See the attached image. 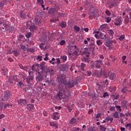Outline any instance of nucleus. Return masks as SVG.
Masks as SVG:
<instances>
[{
    "mask_svg": "<svg viewBox=\"0 0 131 131\" xmlns=\"http://www.w3.org/2000/svg\"><path fill=\"white\" fill-rule=\"evenodd\" d=\"M65 79H66V76H65V75L61 74L57 77V80L59 85H61V84H66Z\"/></svg>",
    "mask_w": 131,
    "mask_h": 131,
    "instance_id": "f257e3e1",
    "label": "nucleus"
},
{
    "mask_svg": "<svg viewBox=\"0 0 131 131\" xmlns=\"http://www.w3.org/2000/svg\"><path fill=\"white\" fill-rule=\"evenodd\" d=\"M11 95L12 94L10 91H5L2 96V101H8L11 97Z\"/></svg>",
    "mask_w": 131,
    "mask_h": 131,
    "instance_id": "f03ea898",
    "label": "nucleus"
},
{
    "mask_svg": "<svg viewBox=\"0 0 131 131\" xmlns=\"http://www.w3.org/2000/svg\"><path fill=\"white\" fill-rule=\"evenodd\" d=\"M95 49H96V47H95V44L94 43H91L89 45V48H84V50H87V52H88V55H90L91 53H94V51H95Z\"/></svg>",
    "mask_w": 131,
    "mask_h": 131,
    "instance_id": "7ed1b4c3",
    "label": "nucleus"
},
{
    "mask_svg": "<svg viewBox=\"0 0 131 131\" xmlns=\"http://www.w3.org/2000/svg\"><path fill=\"white\" fill-rule=\"evenodd\" d=\"M102 65H103V61L102 60H97L95 61V66L97 69H100Z\"/></svg>",
    "mask_w": 131,
    "mask_h": 131,
    "instance_id": "20e7f679",
    "label": "nucleus"
},
{
    "mask_svg": "<svg viewBox=\"0 0 131 131\" xmlns=\"http://www.w3.org/2000/svg\"><path fill=\"white\" fill-rule=\"evenodd\" d=\"M60 71H68L69 70V66L68 64H61L60 68Z\"/></svg>",
    "mask_w": 131,
    "mask_h": 131,
    "instance_id": "39448f33",
    "label": "nucleus"
},
{
    "mask_svg": "<svg viewBox=\"0 0 131 131\" xmlns=\"http://www.w3.org/2000/svg\"><path fill=\"white\" fill-rule=\"evenodd\" d=\"M36 81H42L43 80V76L40 73L38 72L36 76Z\"/></svg>",
    "mask_w": 131,
    "mask_h": 131,
    "instance_id": "423d86ee",
    "label": "nucleus"
},
{
    "mask_svg": "<svg viewBox=\"0 0 131 131\" xmlns=\"http://www.w3.org/2000/svg\"><path fill=\"white\" fill-rule=\"evenodd\" d=\"M108 74L111 80H114V79L116 78V74H115V73H112L111 71H109Z\"/></svg>",
    "mask_w": 131,
    "mask_h": 131,
    "instance_id": "0eeeda50",
    "label": "nucleus"
},
{
    "mask_svg": "<svg viewBox=\"0 0 131 131\" xmlns=\"http://www.w3.org/2000/svg\"><path fill=\"white\" fill-rule=\"evenodd\" d=\"M58 15H59V16H57V18H52L51 20V22H57V21H59V18H59V17H64V14H63V13H58Z\"/></svg>",
    "mask_w": 131,
    "mask_h": 131,
    "instance_id": "6e6552de",
    "label": "nucleus"
},
{
    "mask_svg": "<svg viewBox=\"0 0 131 131\" xmlns=\"http://www.w3.org/2000/svg\"><path fill=\"white\" fill-rule=\"evenodd\" d=\"M104 45L107 48H111V47H112V43H111V40L108 39V40H106Z\"/></svg>",
    "mask_w": 131,
    "mask_h": 131,
    "instance_id": "1a4fd4ad",
    "label": "nucleus"
},
{
    "mask_svg": "<svg viewBox=\"0 0 131 131\" xmlns=\"http://www.w3.org/2000/svg\"><path fill=\"white\" fill-rule=\"evenodd\" d=\"M66 84H67L69 89H71V88H73V86H74V81H73V80H72L71 82H68L67 83H66Z\"/></svg>",
    "mask_w": 131,
    "mask_h": 131,
    "instance_id": "9d476101",
    "label": "nucleus"
},
{
    "mask_svg": "<svg viewBox=\"0 0 131 131\" xmlns=\"http://www.w3.org/2000/svg\"><path fill=\"white\" fill-rule=\"evenodd\" d=\"M63 96V94L60 92L59 91L58 93L56 95V98L57 100H62V97Z\"/></svg>",
    "mask_w": 131,
    "mask_h": 131,
    "instance_id": "9b49d317",
    "label": "nucleus"
},
{
    "mask_svg": "<svg viewBox=\"0 0 131 131\" xmlns=\"http://www.w3.org/2000/svg\"><path fill=\"white\" fill-rule=\"evenodd\" d=\"M112 115L113 117H114L116 119L119 118V114L118 113V112H115L112 114Z\"/></svg>",
    "mask_w": 131,
    "mask_h": 131,
    "instance_id": "f8f14e48",
    "label": "nucleus"
},
{
    "mask_svg": "<svg viewBox=\"0 0 131 131\" xmlns=\"http://www.w3.org/2000/svg\"><path fill=\"white\" fill-rule=\"evenodd\" d=\"M122 94H123V95L126 94L127 92H128V90H127V86H124L123 87L121 91Z\"/></svg>",
    "mask_w": 131,
    "mask_h": 131,
    "instance_id": "ddd939ff",
    "label": "nucleus"
},
{
    "mask_svg": "<svg viewBox=\"0 0 131 131\" xmlns=\"http://www.w3.org/2000/svg\"><path fill=\"white\" fill-rule=\"evenodd\" d=\"M31 80H33V76H29L27 77L26 81L27 83H30V81H31Z\"/></svg>",
    "mask_w": 131,
    "mask_h": 131,
    "instance_id": "4468645a",
    "label": "nucleus"
},
{
    "mask_svg": "<svg viewBox=\"0 0 131 131\" xmlns=\"http://www.w3.org/2000/svg\"><path fill=\"white\" fill-rule=\"evenodd\" d=\"M16 79H17V77L15 76H12L9 78V82H10V83H12L14 80H16Z\"/></svg>",
    "mask_w": 131,
    "mask_h": 131,
    "instance_id": "2eb2a0df",
    "label": "nucleus"
},
{
    "mask_svg": "<svg viewBox=\"0 0 131 131\" xmlns=\"http://www.w3.org/2000/svg\"><path fill=\"white\" fill-rule=\"evenodd\" d=\"M34 108V105L29 104L27 105V109L29 111H31V110H33Z\"/></svg>",
    "mask_w": 131,
    "mask_h": 131,
    "instance_id": "dca6fc26",
    "label": "nucleus"
},
{
    "mask_svg": "<svg viewBox=\"0 0 131 131\" xmlns=\"http://www.w3.org/2000/svg\"><path fill=\"white\" fill-rule=\"evenodd\" d=\"M120 23H121V19L118 18L116 20L115 22L114 23V24L116 26H119V25H120Z\"/></svg>",
    "mask_w": 131,
    "mask_h": 131,
    "instance_id": "f3484780",
    "label": "nucleus"
},
{
    "mask_svg": "<svg viewBox=\"0 0 131 131\" xmlns=\"http://www.w3.org/2000/svg\"><path fill=\"white\" fill-rule=\"evenodd\" d=\"M58 90L60 91L59 92H63V93H65V91H66V89L63 88L61 85L58 86Z\"/></svg>",
    "mask_w": 131,
    "mask_h": 131,
    "instance_id": "a211bd4d",
    "label": "nucleus"
},
{
    "mask_svg": "<svg viewBox=\"0 0 131 131\" xmlns=\"http://www.w3.org/2000/svg\"><path fill=\"white\" fill-rule=\"evenodd\" d=\"M18 104H23L24 105H26L27 102L25 99H20L18 101Z\"/></svg>",
    "mask_w": 131,
    "mask_h": 131,
    "instance_id": "6ab92c4d",
    "label": "nucleus"
},
{
    "mask_svg": "<svg viewBox=\"0 0 131 131\" xmlns=\"http://www.w3.org/2000/svg\"><path fill=\"white\" fill-rule=\"evenodd\" d=\"M29 29L30 31L33 32L34 30H36V26L35 25L31 26Z\"/></svg>",
    "mask_w": 131,
    "mask_h": 131,
    "instance_id": "aec40b11",
    "label": "nucleus"
},
{
    "mask_svg": "<svg viewBox=\"0 0 131 131\" xmlns=\"http://www.w3.org/2000/svg\"><path fill=\"white\" fill-rule=\"evenodd\" d=\"M60 58L61 59L63 63H65L67 61V56L66 55L61 56Z\"/></svg>",
    "mask_w": 131,
    "mask_h": 131,
    "instance_id": "412c9836",
    "label": "nucleus"
},
{
    "mask_svg": "<svg viewBox=\"0 0 131 131\" xmlns=\"http://www.w3.org/2000/svg\"><path fill=\"white\" fill-rule=\"evenodd\" d=\"M90 66L91 69H95V67H96V66H95V61H91Z\"/></svg>",
    "mask_w": 131,
    "mask_h": 131,
    "instance_id": "4be33fe9",
    "label": "nucleus"
},
{
    "mask_svg": "<svg viewBox=\"0 0 131 131\" xmlns=\"http://www.w3.org/2000/svg\"><path fill=\"white\" fill-rule=\"evenodd\" d=\"M93 76H97V77H100V75H99L98 74V70H94L93 71Z\"/></svg>",
    "mask_w": 131,
    "mask_h": 131,
    "instance_id": "5701e85b",
    "label": "nucleus"
},
{
    "mask_svg": "<svg viewBox=\"0 0 131 131\" xmlns=\"http://www.w3.org/2000/svg\"><path fill=\"white\" fill-rule=\"evenodd\" d=\"M70 124H75L76 123V119L72 118L70 122Z\"/></svg>",
    "mask_w": 131,
    "mask_h": 131,
    "instance_id": "b1692460",
    "label": "nucleus"
},
{
    "mask_svg": "<svg viewBox=\"0 0 131 131\" xmlns=\"http://www.w3.org/2000/svg\"><path fill=\"white\" fill-rule=\"evenodd\" d=\"M9 24V21H7L6 20L3 21V26H4L5 28H7L9 25H8Z\"/></svg>",
    "mask_w": 131,
    "mask_h": 131,
    "instance_id": "393cba45",
    "label": "nucleus"
},
{
    "mask_svg": "<svg viewBox=\"0 0 131 131\" xmlns=\"http://www.w3.org/2000/svg\"><path fill=\"white\" fill-rule=\"evenodd\" d=\"M121 105L124 108H126V107L127 106V101H126L125 100L123 101L121 103Z\"/></svg>",
    "mask_w": 131,
    "mask_h": 131,
    "instance_id": "a878e982",
    "label": "nucleus"
},
{
    "mask_svg": "<svg viewBox=\"0 0 131 131\" xmlns=\"http://www.w3.org/2000/svg\"><path fill=\"white\" fill-rule=\"evenodd\" d=\"M33 71H34V68L32 67V69L30 70L29 71V74L30 76H33Z\"/></svg>",
    "mask_w": 131,
    "mask_h": 131,
    "instance_id": "bb28decb",
    "label": "nucleus"
},
{
    "mask_svg": "<svg viewBox=\"0 0 131 131\" xmlns=\"http://www.w3.org/2000/svg\"><path fill=\"white\" fill-rule=\"evenodd\" d=\"M79 55V54H78V52H77V51H75L74 53H72V56L73 57H75L76 58H77Z\"/></svg>",
    "mask_w": 131,
    "mask_h": 131,
    "instance_id": "cd10ccee",
    "label": "nucleus"
},
{
    "mask_svg": "<svg viewBox=\"0 0 131 131\" xmlns=\"http://www.w3.org/2000/svg\"><path fill=\"white\" fill-rule=\"evenodd\" d=\"M20 50H23V51H24V52H25V51H27V48H26V47L24 45H21L20 46Z\"/></svg>",
    "mask_w": 131,
    "mask_h": 131,
    "instance_id": "c85d7f7f",
    "label": "nucleus"
},
{
    "mask_svg": "<svg viewBox=\"0 0 131 131\" xmlns=\"http://www.w3.org/2000/svg\"><path fill=\"white\" fill-rule=\"evenodd\" d=\"M74 30H75V31L78 32L80 30V28H79V27H78V26H74Z\"/></svg>",
    "mask_w": 131,
    "mask_h": 131,
    "instance_id": "c756f323",
    "label": "nucleus"
},
{
    "mask_svg": "<svg viewBox=\"0 0 131 131\" xmlns=\"http://www.w3.org/2000/svg\"><path fill=\"white\" fill-rule=\"evenodd\" d=\"M50 126H54L58 128V125L57 124L55 123V122H51L50 123Z\"/></svg>",
    "mask_w": 131,
    "mask_h": 131,
    "instance_id": "7c9ffc66",
    "label": "nucleus"
},
{
    "mask_svg": "<svg viewBox=\"0 0 131 131\" xmlns=\"http://www.w3.org/2000/svg\"><path fill=\"white\" fill-rule=\"evenodd\" d=\"M55 8H51L49 9V13L50 14H54V13H55Z\"/></svg>",
    "mask_w": 131,
    "mask_h": 131,
    "instance_id": "2f4dec72",
    "label": "nucleus"
},
{
    "mask_svg": "<svg viewBox=\"0 0 131 131\" xmlns=\"http://www.w3.org/2000/svg\"><path fill=\"white\" fill-rule=\"evenodd\" d=\"M60 26L62 28H65L66 27V23L65 21H62L60 24Z\"/></svg>",
    "mask_w": 131,
    "mask_h": 131,
    "instance_id": "473e14b6",
    "label": "nucleus"
},
{
    "mask_svg": "<svg viewBox=\"0 0 131 131\" xmlns=\"http://www.w3.org/2000/svg\"><path fill=\"white\" fill-rule=\"evenodd\" d=\"M124 22L125 24H127L128 22H129V18H128V16H126L125 18L124 19Z\"/></svg>",
    "mask_w": 131,
    "mask_h": 131,
    "instance_id": "72a5a7b5",
    "label": "nucleus"
},
{
    "mask_svg": "<svg viewBox=\"0 0 131 131\" xmlns=\"http://www.w3.org/2000/svg\"><path fill=\"white\" fill-rule=\"evenodd\" d=\"M108 33L110 34V35H111L112 36H113L114 35V32L112 30H108Z\"/></svg>",
    "mask_w": 131,
    "mask_h": 131,
    "instance_id": "f704fd0d",
    "label": "nucleus"
},
{
    "mask_svg": "<svg viewBox=\"0 0 131 131\" xmlns=\"http://www.w3.org/2000/svg\"><path fill=\"white\" fill-rule=\"evenodd\" d=\"M105 120L106 121H111V123H112L113 121V118H109V117L106 118Z\"/></svg>",
    "mask_w": 131,
    "mask_h": 131,
    "instance_id": "c9c22d12",
    "label": "nucleus"
},
{
    "mask_svg": "<svg viewBox=\"0 0 131 131\" xmlns=\"http://www.w3.org/2000/svg\"><path fill=\"white\" fill-rule=\"evenodd\" d=\"M85 67V64L82 62L81 63V70H82V71H84Z\"/></svg>",
    "mask_w": 131,
    "mask_h": 131,
    "instance_id": "e433bc0d",
    "label": "nucleus"
},
{
    "mask_svg": "<svg viewBox=\"0 0 131 131\" xmlns=\"http://www.w3.org/2000/svg\"><path fill=\"white\" fill-rule=\"evenodd\" d=\"M82 61L83 62H85L86 63H89V58H85V57H83L82 58Z\"/></svg>",
    "mask_w": 131,
    "mask_h": 131,
    "instance_id": "4c0bfd02",
    "label": "nucleus"
},
{
    "mask_svg": "<svg viewBox=\"0 0 131 131\" xmlns=\"http://www.w3.org/2000/svg\"><path fill=\"white\" fill-rule=\"evenodd\" d=\"M100 130H101V131H105L106 130V127H105L103 125H100Z\"/></svg>",
    "mask_w": 131,
    "mask_h": 131,
    "instance_id": "58836bf2",
    "label": "nucleus"
},
{
    "mask_svg": "<svg viewBox=\"0 0 131 131\" xmlns=\"http://www.w3.org/2000/svg\"><path fill=\"white\" fill-rule=\"evenodd\" d=\"M99 36L100 37H101L102 39H104L105 37H106V35H104V34H103L102 33H101L99 35Z\"/></svg>",
    "mask_w": 131,
    "mask_h": 131,
    "instance_id": "ea45409f",
    "label": "nucleus"
},
{
    "mask_svg": "<svg viewBox=\"0 0 131 131\" xmlns=\"http://www.w3.org/2000/svg\"><path fill=\"white\" fill-rule=\"evenodd\" d=\"M48 72H49L50 73H53L54 70H53V69L49 70V68H47V71H46V73H48Z\"/></svg>",
    "mask_w": 131,
    "mask_h": 131,
    "instance_id": "a19ab883",
    "label": "nucleus"
},
{
    "mask_svg": "<svg viewBox=\"0 0 131 131\" xmlns=\"http://www.w3.org/2000/svg\"><path fill=\"white\" fill-rule=\"evenodd\" d=\"M96 43L97 45H98V46H99V47H101V46H102V41H101V40H97L96 41Z\"/></svg>",
    "mask_w": 131,
    "mask_h": 131,
    "instance_id": "79ce46f5",
    "label": "nucleus"
},
{
    "mask_svg": "<svg viewBox=\"0 0 131 131\" xmlns=\"http://www.w3.org/2000/svg\"><path fill=\"white\" fill-rule=\"evenodd\" d=\"M26 37H27V38H30V37H31V33L29 32L27 34H26Z\"/></svg>",
    "mask_w": 131,
    "mask_h": 131,
    "instance_id": "37998d69",
    "label": "nucleus"
},
{
    "mask_svg": "<svg viewBox=\"0 0 131 131\" xmlns=\"http://www.w3.org/2000/svg\"><path fill=\"white\" fill-rule=\"evenodd\" d=\"M20 16L21 17V18H25V17H26V15H25V14H23V12L21 11L20 12Z\"/></svg>",
    "mask_w": 131,
    "mask_h": 131,
    "instance_id": "c03bdc74",
    "label": "nucleus"
},
{
    "mask_svg": "<svg viewBox=\"0 0 131 131\" xmlns=\"http://www.w3.org/2000/svg\"><path fill=\"white\" fill-rule=\"evenodd\" d=\"M86 74L87 76H91L92 75V72H91V71H87L86 72Z\"/></svg>",
    "mask_w": 131,
    "mask_h": 131,
    "instance_id": "a18cd8bd",
    "label": "nucleus"
},
{
    "mask_svg": "<svg viewBox=\"0 0 131 131\" xmlns=\"http://www.w3.org/2000/svg\"><path fill=\"white\" fill-rule=\"evenodd\" d=\"M19 67H20V69H24V70H26L27 69V67H24L21 64H19Z\"/></svg>",
    "mask_w": 131,
    "mask_h": 131,
    "instance_id": "49530a36",
    "label": "nucleus"
},
{
    "mask_svg": "<svg viewBox=\"0 0 131 131\" xmlns=\"http://www.w3.org/2000/svg\"><path fill=\"white\" fill-rule=\"evenodd\" d=\"M116 108H117V111H119L120 112H121V106L120 105H116Z\"/></svg>",
    "mask_w": 131,
    "mask_h": 131,
    "instance_id": "de8ad7c7",
    "label": "nucleus"
},
{
    "mask_svg": "<svg viewBox=\"0 0 131 131\" xmlns=\"http://www.w3.org/2000/svg\"><path fill=\"white\" fill-rule=\"evenodd\" d=\"M49 56V54H46L45 55V58H43V60L45 61H48L49 60V57H48Z\"/></svg>",
    "mask_w": 131,
    "mask_h": 131,
    "instance_id": "09e8293b",
    "label": "nucleus"
},
{
    "mask_svg": "<svg viewBox=\"0 0 131 131\" xmlns=\"http://www.w3.org/2000/svg\"><path fill=\"white\" fill-rule=\"evenodd\" d=\"M27 51L29 52H31L32 53H33V52H34V50L32 48H27Z\"/></svg>",
    "mask_w": 131,
    "mask_h": 131,
    "instance_id": "8fccbe9b",
    "label": "nucleus"
},
{
    "mask_svg": "<svg viewBox=\"0 0 131 131\" xmlns=\"http://www.w3.org/2000/svg\"><path fill=\"white\" fill-rule=\"evenodd\" d=\"M12 54H14L15 56H18L19 53L17 52V50H14L12 52Z\"/></svg>",
    "mask_w": 131,
    "mask_h": 131,
    "instance_id": "3c124183",
    "label": "nucleus"
},
{
    "mask_svg": "<svg viewBox=\"0 0 131 131\" xmlns=\"http://www.w3.org/2000/svg\"><path fill=\"white\" fill-rule=\"evenodd\" d=\"M39 64H37V63H34L32 66V69H33V68H34V67H37V68H38V67H39Z\"/></svg>",
    "mask_w": 131,
    "mask_h": 131,
    "instance_id": "603ef678",
    "label": "nucleus"
},
{
    "mask_svg": "<svg viewBox=\"0 0 131 131\" xmlns=\"http://www.w3.org/2000/svg\"><path fill=\"white\" fill-rule=\"evenodd\" d=\"M83 55H88L89 54V52H88L87 49H84V51L82 52Z\"/></svg>",
    "mask_w": 131,
    "mask_h": 131,
    "instance_id": "864d4df0",
    "label": "nucleus"
},
{
    "mask_svg": "<svg viewBox=\"0 0 131 131\" xmlns=\"http://www.w3.org/2000/svg\"><path fill=\"white\" fill-rule=\"evenodd\" d=\"M66 42V41H65V40H62L60 41V46H64V45H65Z\"/></svg>",
    "mask_w": 131,
    "mask_h": 131,
    "instance_id": "5fc2aeb1",
    "label": "nucleus"
},
{
    "mask_svg": "<svg viewBox=\"0 0 131 131\" xmlns=\"http://www.w3.org/2000/svg\"><path fill=\"white\" fill-rule=\"evenodd\" d=\"M119 39L120 40H123V39H124V35H122L121 36H120L119 38Z\"/></svg>",
    "mask_w": 131,
    "mask_h": 131,
    "instance_id": "6e6d98bb",
    "label": "nucleus"
},
{
    "mask_svg": "<svg viewBox=\"0 0 131 131\" xmlns=\"http://www.w3.org/2000/svg\"><path fill=\"white\" fill-rule=\"evenodd\" d=\"M45 65H46V62L43 61L40 64V67H43V66H45Z\"/></svg>",
    "mask_w": 131,
    "mask_h": 131,
    "instance_id": "4d7b16f0",
    "label": "nucleus"
},
{
    "mask_svg": "<svg viewBox=\"0 0 131 131\" xmlns=\"http://www.w3.org/2000/svg\"><path fill=\"white\" fill-rule=\"evenodd\" d=\"M37 59L38 60V61H42V56H38Z\"/></svg>",
    "mask_w": 131,
    "mask_h": 131,
    "instance_id": "13d9d810",
    "label": "nucleus"
},
{
    "mask_svg": "<svg viewBox=\"0 0 131 131\" xmlns=\"http://www.w3.org/2000/svg\"><path fill=\"white\" fill-rule=\"evenodd\" d=\"M40 69L42 70V71H46V66L40 67Z\"/></svg>",
    "mask_w": 131,
    "mask_h": 131,
    "instance_id": "bf43d9fd",
    "label": "nucleus"
},
{
    "mask_svg": "<svg viewBox=\"0 0 131 131\" xmlns=\"http://www.w3.org/2000/svg\"><path fill=\"white\" fill-rule=\"evenodd\" d=\"M110 111H115V107L112 106L110 108Z\"/></svg>",
    "mask_w": 131,
    "mask_h": 131,
    "instance_id": "052dcab7",
    "label": "nucleus"
},
{
    "mask_svg": "<svg viewBox=\"0 0 131 131\" xmlns=\"http://www.w3.org/2000/svg\"><path fill=\"white\" fill-rule=\"evenodd\" d=\"M125 127H129V128L131 129V124L130 123H127L126 125H125Z\"/></svg>",
    "mask_w": 131,
    "mask_h": 131,
    "instance_id": "680f3d73",
    "label": "nucleus"
},
{
    "mask_svg": "<svg viewBox=\"0 0 131 131\" xmlns=\"http://www.w3.org/2000/svg\"><path fill=\"white\" fill-rule=\"evenodd\" d=\"M67 108L69 110V112H71V111H72V108L71 106H67Z\"/></svg>",
    "mask_w": 131,
    "mask_h": 131,
    "instance_id": "e2e57ef3",
    "label": "nucleus"
},
{
    "mask_svg": "<svg viewBox=\"0 0 131 131\" xmlns=\"http://www.w3.org/2000/svg\"><path fill=\"white\" fill-rule=\"evenodd\" d=\"M105 65H107V66H110V62L108 61V59H107V62H105L104 63Z\"/></svg>",
    "mask_w": 131,
    "mask_h": 131,
    "instance_id": "0e129e2a",
    "label": "nucleus"
},
{
    "mask_svg": "<svg viewBox=\"0 0 131 131\" xmlns=\"http://www.w3.org/2000/svg\"><path fill=\"white\" fill-rule=\"evenodd\" d=\"M18 84L20 85V87L24 86V84L21 81H19L18 82Z\"/></svg>",
    "mask_w": 131,
    "mask_h": 131,
    "instance_id": "69168bd1",
    "label": "nucleus"
},
{
    "mask_svg": "<svg viewBox=\"0 0 131 131\" xmlns=\"http://www.w3.org/2000/svg\"><path fill=\"white\" fill-rule=\"evenodd\" d=\"M37 2L42 5L43 4V0H37Z\"/></svg>",
    "mask_w": 131,
    "mask_h": 131,
    "instance_id": "338daca9",
    "label": "nucleus"
},
{
    "mask_svg": "<svg viewBox=\"0 0 131 131\" xmlns=\"http://www.w3.org/2000/svg\"><path fill=\"white\" fill-rule=\"evenodd\" d=\"M96 117V118H100L101 117V113L97 114Z\"/></svg>",
    "mask_w": 131,
    "mask_h": 131,
    "instance_id": "774afa93",
    "label": "nucleus"
}]
</instances>
